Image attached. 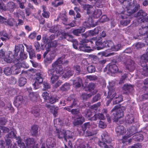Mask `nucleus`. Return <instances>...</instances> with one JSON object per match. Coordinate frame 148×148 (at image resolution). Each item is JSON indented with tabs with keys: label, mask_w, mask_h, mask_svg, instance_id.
<instances>
[{
	"label": "nucleus",
	"mask_w": 148,
	"mask_h": 148,
	"mask_svg": "<svg viewBox=\"0 0 148 148\" xmlns=\"http://www.w3.org/2000/svg\"><path fill=\"white\" fill-rule=\"evenodd\" d=\"M16 66H13L11 67H6L4 69V72L5 74L7 76H9L11 75L14 70H16Z\"/></svg>",
	"instance_id": "obj_16"
},
{
	"label": "nucleus",
	"mask_w": 148,
	"mask_h": 148,
	"mask_svg": "<svg viewBox=\"0 0 148 148\" xmlns=\"http://www.w3.org/2000/svg\"><path fill=\"white\" fill-rule=\"evenodd\" d=\"M86 132L87 134V135L88 136H91L97 133V132L96 131L95 132H90V131H86Z\"/></svg>",
	"instance_id": "obj_62"
},
{
	"label": "nucleus",
	"mask_w": 148,
	"mask_h": 148,
	"mask_svg": "<svg viewBox=\"0 0 148 148\" xmlns=\"http://www.w3.org/2000/svg\"><path fill=\"white\" fill-rule=\"evenodd\" d=\"M126 122L129 123H132L134 122V118L132 114L128 115L125 117Z\"/></svg>",
	"instance_id": "obj_29"
},
{
	"label": "nucleus",
	"mask_w": 148,
	"mask_h": 148,
	"mask_svg": "<svg viewBox=\"0 0 148 148\" xmlns=\"http://www.w3.org/2000/svg\"><path fill=\"white\" fill-rule=\"evenodd\" d=\"M147 15L146 13L143 10H140L136 16L138 18L140 19L141 21L144 22L145 21H146Z\"/></svg>",
	"instance_id": "obj_14"
},
{
	"label": "nucleus",
	"mask_w": 148,
	"mask_h": 148,
	"mask_svg": "<svg viewBox=\"0 0 148 148\" xmlns=\"http://www.w3.org/2000/svg\"><path fill=\"white\" fill-rule=\"evenodd\" d=\"M123 108H120L118 106H116L111 110L113 112L114 120L115 122H117L118 119L122 118L123 116Z\"/></svg>",
	"instance_id": "obj_6"
},
{
	"label": "nucleus",
	"mask_w": 148,
	"mask_h": 148,
	"mask_svg": "<svg viewBox=\"0 0 148 148\" xmlns=\"http://www.w3.org/2000/svg\"><path fill=\"white\" fill-rule=\"evenodd\" d=\"M71 112L73 114H77L79 112V110L77 109H73L71 110Z\"/></svg>",
	"instance_id": "obj_63"
},
{
	"label": "nucleus",
	"mask_w": 148,
	"mask_h": 148,
	"mask_svg": "<svg viewBox=\"0 0 148 148\" xmlns=\"http://www.w3.org/2000/svg\"><path fill=\"white\" fill-rule=\"evenodd\" d=\"M43 85L44 87L43 90H47L50 88V85L47 82H44Z\"/></svg>",
	"instance_id": "obj_54"
},
{
	"label": "nucleus",
	"mask_w": 148,
	"mask_h": 148,
	"mask_svg": "<svg viewBox=\"0 0 148 148\" xmlns=\"http://www.w3.org/2000/svg\"><path fill=\"white\" fill-rule=\"evenodd\" d=\"M42 95L44 99L46 100H48L50 97L49 94L47 92H44Z\"/></svg>",
	"instance_id": "obj_53"
},
{
	"label": "nucleus",
	"mask_w": 148,
	"mask_h": 148,
	"mask_svg": "<svg viewBox=\"0 0 148 148\" xmlns=\"http://www.w3.org/2000/svg\"><path fill=\"white\" fill-rule=\"evenodd\" d=\"M23 102V97L21 95L18 96L15 98L14 104L15 106L18 107L21 106Z\"/></svg>",
	"instance_id": "obj_13"
},
{
	"label": "nucleus",
	"mask_w": 148,
	"mask_h": 148,
	"mask_svg": "<svg viewBox=\"0 0 148 148\" xmlns=\"http://www.w3.org/2000/svg\"><path fill=\"white\" fill-rule=\"evenodd\" d=\"M75 70L77 71V73L78 74L80 73V67L78 66H76L74 67Z\"/></svg>",
	"instance_id": "obj_64"
},
{
	"label": "nucleus",
	"mask_w": 148,
	"mask_h": 148,
	"mask_svg": "<svg viewBox=\"0 0 148 148\" xmlns=\"http://www.w3.org/2000/svg\"><path fill=\"white\" fill-rule=\"evenodd\" d=\"M25 45L27 48V51L29 53L30 59H32L34 57H36V54L32 49V46L31 45L29 46L26 44Z\"/></svg>",
	"instance_id": "obj_15"
},
{
	"label": "nucleus",
	"mask_w": 148,
	"mask_h": 148,
	"mask_svg": "<svg viewBox=\"0 0 148 148\" xmlns=\"http://www.w3.org/2000/svg\"><path fill=\"white\" fill-rule=\"evenodd\" d=\"M129 15L127 16L128 17H126L125 18L126 19H124L125 18L124 17V16H122V18L123 19V20L121 21V24L124 26H126L128 24H129L130 22V18H129Z\"/></svg>",
	"instance_id": "obj_28"
},
{
	"label": "nucleus",
	"mask_w": 148,
	"mask_h": 148,
	"mask_svg": "<svg viewBox=\"0 0 148 148\" xmlns=\"http://www.w3.org/2000/svg\"><path fill=\"white\" fill-rule=\"evenodd\" d=\"M96 43V45L98 46L97 47L98 50H100L103 49L104 48L108 47L109 49L111 50L112 51H116L121 49L122 48V46L121 44L119 43L114 45L112 41L110 40H106L101 42V38L98 40L96 41L93 40Z\"/></svg>",
	"instance_id": "obj_3"
},
{
	"label": "nucleus",
	"mask_w": 148,
	"mask_h": 148,
	"mask_svg": "<svg viewBox=\"0 0 148 148\" xmlns=\"http://www.w3.org/2000/svg\"><path fill=\"white\" fill-rule=\"evenodd\" d=\"M20 58L21 60L26 59L27 57L26 54L22 53L20 54Z\"/></svg>",
	"instance_id": "obj_61"
},
{
	"label": "nucleus",
	"mask_w": 148,
	"mask_h": 148,
	"mask_svg": "<svg viewBox=\"0 0 148 148\" xmlns=\"http://www.w3.org/2000/svg\"><path fill=\"white\" fill-rule=\"evenodd\" d=\"M101 11L100 9L95 10L92 16L95 18L99 17L101 14Z\"/></svg>",
	"instance_id": "obj_34"
},
{
	"label": "nucleus",
	"mask_w": 148,
	"mask_h": 148,
	"mask_svg": "<svg viewBox=\"0 0 148 148\" xmlns=\"http://www.w3.org/2000/svg\"><path fill=\"white\" fill-rule=\"evenodd\" d=\"M101 95L99 94H97L92 99V101L93 102H96L99 100L101 98Z\"/></svg>",
	"instance_id": "obj_50"
},
{
	"label": "nucleus",
	"mask_w": 148,
	"mask_h": 148,
	"mask_svg": "<svg viewBox=\"0 0 148 148\" xmlns=\"http://www.w3.org/2000/svg\"><path fill=\"white\" fill-rule=\"evenodd\" d=\"M24 46L22 44H19L17 46H16L14 49L15 55H13L11 51H9L8 53L9 55L8 57L4 58V60L8 63L12 62L14 58V56H16L17 55L18 53L20 50H21V52L23 51L24 50Z\"/></svg>",
	"instance_id": "obj_5"
},
{
	"label": "nucleus",
	"mask_w": 148,
	"mask_h": 148,
	"mask_svg": "<svg viewBox=\"0 0 148 148\" xmlns=\"http://www.w3.org/2000/svg\"><path fill=\"white\" fill-rule=\"evenodd\" d=\"M117 135H123L125 133V130L124 127L121 125L118 126L115 129Z\"/></svg>",
	"instance_id": "obj_21"
},
{
	"label": "nucleus",
	"mask_w": 148,
	"mask_h": 148,
	"mask_svg": "<svg viewBox=\"0 0 148 148\" xmlns=\"http://www.w3.org/2000/svg\"><path fill=\"white\" fill-rule=\"evenodd\" d=\"M27 79L24 77H21L19 79V85L20 86H24L26 83Z\"/></svg>",
	"instance_id": "obj_35"
},
{
	"label": "nucleus",
	"mask_w": 148,
	"mask_h": 148,
	"mask_svg": "<svg viewBox=\"0 0 148 148\" xmlns=\"http://www.w3.org/2000/svg\"><path fill=\"white\" fill-rule=\"evenodd\" d=\"M84 32V29L83 28L82 29H75L73 31V33L76 36H78L79 34H80L82 32Z\"/></svg>",
	"instance_id": "obj_38"
},
{
	"label": "nucleus",
	"mask_w": 148,
	"mask_h": 148,
	"mask_svg": "<svg viewBox=\"0 0 148 148\" xmlns=\"http://www.w3.org/2000/svg\"><path fill=\"white\" fill-rule=\"evenodd\" d=\"M63 37L62 38L66 39L68 40H72V36L68 33H64L62 34Z\"/></svg>",
	"instance_id": "obj_37"
},
{
	"label": "nucleus",
	"mask_w": 148,
	"mask_h": 148,
	"mask_svg": "<svg viewBox=\"0 0 148 148\" xmlns=\"http://www.w3.org/2000/svg\"><path fill=\"white\" fill-rule=\"evenodd\" d=\"M57 135L59 139L64 138L66 141L67 138H71L72 137V133L70 131H66L64 130H57Z\"/></svg>",
	"instance_id": "obj_7"
},
{
	"label": "nucleus",
	"mask_w": 148,
	"mask_h": 148,
	"mask_svg": "<svg viewBox=\"0 0 148 148\" xmlns=\"http://www.w3.org/2000/svg\"><path fill=\"white\" fill-rule=\"evenodd\" d=\"M6 19L4 20V22L3 23L5 25H8L10 26H12L13 25V23L14 22V20L13 19L11 18L7 21Z\"/></svg>",
	"instance_id": "obj_43"
},
{
	"label": "nucleus",
	"mask_w": 148,
	"mask_h": 148,
	"mask_svg": "<svg viewBox=\"0 0 148 148\" xmlns=\"http://www.w3.org/2000/svg\"><path fill=\"white\" fill-rule=\"evenodd\" d=\"M58 99L57 97H54V96H51L49 97L48 100L50 103H53L55 102Z\"/></svg>",
	"instance_id": "obj_45"
},
{
	"label": "nucleus",
	"mask_w": 148,
	"mask_h": 148,
	"mask_svg": "<svg viewBox=\"0 0 148 148\" xmlns=\"http://www.w3.org/2000/svg\"><path fill=\"white\" fill-rule=\"evenodd\" d=\"M36 35V34L35 32H33L31 33L29 36V38L33 39L35 38Z\"/></svg>",
	"instance_id": "obj_60"
},
{
	"label": "nucleus",
	"mask_w": 148,
	"mask_h": 148,
	"mask_svg": "<svg viewBox=\"0 0 148 148\" xmlns=\"http://www.w3.org/2000/svg\"><path fill=\"white\" fill-rule=\"evenodd\" d=\"M108 18L106 15L102 16L100 19V22L101 23H104L108 20Z\"/></svg>",
	"instance_id": "obj_52"
},
{
	"label": "nucleus",
	"mask_w": 148,
	"mask_h": 148,
	"mask_svg": "<svg viewBox=\"0 0 148 148\" xmlns=\"http://www.w3.org/2000/svg\"><path fill=\"white\" fill-rule=\"evenodd\" d=\"M102 139L103 141L106 142V143H109L111 142V139L109 136L107 132H104L101 135Z\"/></svg>",
	"instance_id": "obj_19"
},
{
	"label": "nucleus",
	"mask_w": 148,
	"mask_h": 148,
	"mask_svg": "<svg viewBox=\"0 0 148 148\" xmlns=\"http://www.w3.org/2000/svg\"><path fill=\"white\" fill-rule=\"evenodd\" d=\"M7 122V120L4 118H2L0 119V125H5Z\"/></svg>",
	"instance_id": "obj_58"
},
{
	"label": "nucleus",
	"mask_w": 148,
	"mask_h": 148,
	"mask_svg": "<svg viewBox=\"0 0 148 148\" xmlns=\"http://www.w3.org/2000/svg\"><path fill=\"white\" fill-rule=\"evenodd\" d=\"M38 127L37 126L34 125L32 127V132L33 136H36L38 133Z\"/></svg>",
	"instance_id": "obj_42"
},
{
	"label": "nucleus",
	"mask_w": 148,
	"mask_h": 148,
	"mask_svg": "<svg viewBox=\"0 0 148 148\" xmlns=\"http://www.w3.org/2000/svg\"><path fill=\"white\" fill-rule=\"evenodd\" d=\"M34 142L33 138H29L26 140L25 144L26 148H30L32 146L34 145Z\"/></svg>",
	"instance_id": "obj_23"
},
{
	"label": "nucleus",
	"mask_w": 148,
	"mask_h": 148,
	"mask_svg": "<svg viewBox=\"0 0 148 148\" xmlns=\"http://www.w3.org/2000/svg\"><path fill=\"white\" fill-rule=\"evenodd\" d=\"M99 126L101 128H104L106 127V125L104 122L100 121L99 123Z\"/></svg>",
	"instance_id": "obj_55"
},
{
	"label": "nucleus",
	"mask_w": 148,
	"mask_h": 148,
	"mask_svg": "<svg viewBox=\"0 0 148 148\" xmlns=\"http://www.w3.org/2000/svg\"><path fill=\"white\" fill-rule=\"evenodd\" d=\"M0 35L1 36V39L3 41L6 40L9 38L8 35L5 32L3 31L0 32Z\"/></svg>",
	"instance_id": "obj_30"
},
{
	"label": "nucleus",
	"mask_w": 148,
	"mask_h": 148,
	"mask_svg": "<svg viewBox=\"0 0 148 148\" xmlns=\"http://www.w3.org/2000/svg\"><path fill=\"white\" fill-rule=\"evenodd\" d=\"M43 12L42 14V15L43 17L46 18H48L49 16V12L47 11H45V7L43 6Z\"/></svg>",
	"instance_id": "obj_49"
},
{
	"label": "nucleus",
	"mask_w": 148,
	"mask_h": 148,
	"mask_svg": "<svg viewBox=\"0 0 148 148\" xmlns=\"http://www.w3.org/2000/svg\"><path fill=\"white\" fill-rule=\"evenodd\" d=\"M89 42V41L87 39L83 40L81 41L80 46L79 48L80 50L87 52H89L90 51V47L87 46L86 44L87 43Z\"/></svg>",
	"instance_id": "obj_8"
},
{
	"label": "nucleus",
	"mask_w": 148,
	"mask_h": 148,
	"mask_svg": "<svg viewBox=\"0 0 148 148\" xmlns=\"http://www.w3.org/2000/svg\"><path fill=\"white\" fill-rule=\"evenodd\" d=\"M70 88L69 84L66 83L64 84L61 87V89L63 91H66L68 90Z\"/></svg>",
	"instance_id": "obj_44"
},
{
	"label": "nucleus",
	"mask_w": 148,
	"mask_h": 148,
	"mask_svg": "<svg viewBox=\"0 0 148 148\" xmlns=\"http://www.w3.org/2000/svg\"><path fill=\"white\" fill-rule=\"evenodd\" d=\"M56 143V140L53 138H50L47 139V148H53ZM41 148H45V145H42Z\"/></svg>",
	"instance_id": "obj_11"
},
{
	"label": "nucleus",
	"mask_w": 148,
	"mask_h": 148,
	"mask_svg": "<svg viewBox=\"0 0 148 148\" xmlns=\"http://www.w3.org/2000/svg\"><path fill=\"white\" fill-rule=\"evenodd\" d=\"M99 54L101 55L102 56L108 57L112 56L114 54V53L112 52L109 54L107 53L106 52L103 51L99 53Z\"/></svg>",
	"instance_id": "obj_48"
},
{
	"label": "nucleus",
	"mask_w": 148,
	"mask_h": 148,
	"mask_svg": "<svg viewBox=\"0 0 148 148\" xmlns=\"http://www.w3.org/2000/svg\"><path fill=\"white\" fill-rule=\"evenodd\" d=\"M95 85L93 83H90L88 86V90L90 91H92L95 88Z\"/></svg>",
	"instance_id": "obj_51"
},
{
	"label": "nucleus",
	"mask_w": 148,
	"mask_h": 148,
	"mask_svg": "<svg viewBox=\"0 0 148 148\" xmlns=\"http://www.w3.org/2000/svg\"><path fill=\"white\" fill-rule=\"evenodd\" d=\"M126 68L130 71H134L135 69V63L131 59L127 60L125 62Z\"/></svg>",
	"instance_id": "obj_9"
},
{
	"label": "nucleus",
	"mask_w": 148,
	"mask_h": 148,
	"mask_svg": "<svg viewBox=\"0 0 148 148\" xmlns=\"http://www.w3.org/2000/svg\"><path fill=\"white\" fill-rule=\"evenodd\" d=\"M84 121V119L81 115H79L77 117V119L74 122L75 125H80Z\"/></svg>",
	"instance_id": "obj_20"
},
{
	"label": "nucleus",
	"mask_w": 148,
	"mask_h": 148,
	"mask_svg": "<svg viewBox=\"0 0 148 148\" xmlns=\"http://www.w3.org/2000/svg\"><path fill=\"white\" fill-rule=\"evenodd\" d=\"M93 94V93H92L88 94L84 93L82 95L81 97L84 100L86 99H87L91 97Z\"/></svg>",
	"instance_id": "obj_46"
},
{
	"label": "nucleus",
	"mask_w": 148,
	"mask_h": 148,
	"mask_svg": "<svg viewBox=\"0 0 148 148\" xmlns=\"http://www.w3.org/2000/svg\"><path fill=\"white\" fill-rule=\"evenodd\" d=\"M46 107L47 108L51 110H54L53 114L54 117H56L58 114V112L57 110L56 109L54 106H51L50 105H47Z\"/></svg>",
	"instance_id": "obj_33"
},
{
	"label": "nucleus",
	"mask_w": 148,
	"mask_h": 148,
	"mask_svg": "<svg viewBox=\"0 0 148 148\" xmlns=\"http://www.w3.org/2000/svg\"><path fill=\"white\" fill-rule=\"evenodd\" d=\"M105 118V116L104 115L101 113L96 114L91 118L92 120H96L97 119H98L100 120H103Z\"/></svg>",
	"instance_id": "obj_25"
},
{
	"label": "nucleus",
	"mask_w": 148,
	"mask_h": 148,
	"mask_svg": "<svg viewBox=\"0 0 148 148\" xmlns=\"http://www.w3.org/2000/svg\"><path fill=\"white\" fill-rule=\"evenodd\" d=\"M16 132L15 130L11 131L6 136L8 138H15L16 137Z\"/></svg>",
	"instance_id": "obj_40"
},
{
	"label": "nucleus",
	"mask_w": 148,
	"mask_h": 148,
	"mask_svg": "<svg viewBox=\"0 0 148 148\" xmlns=\"http://www.w3.org/2000/svg\"><path fill=\"white\" fill-rule=\"evenodd\" d=\"M65 74L63 76L65 78H68L71 76L73 73V72L72 71L70 68H69L67 70L64 71Z\"/></svg>",
	"instance_id": "obj_24"
},
{
	"label": "nucleus",
	"mask_w": 148,
	"mask_h": 148,
	"mask_svg": "<svg viewBox=\"0 0 148 148\" xmlns=\"http://www.w3.org/2000/svg\"><path fill=\"white\" fill-rule=\"evenodd\" d=\"M16 140L19 147H22V148H26L24 143H23L22 142L21 138L20 137H18L16 138ZM30 148H38V147L37 145H34L32 146Z\"/></svg>",
	"instance_id": "obj_22"
},
{
	"label": "nucleus",
	"mask_w": 148,
	"mask_h": 148,
	"mask_svg": "<svg viewBox=\"0 0 148 148\" xmlns=\"http://www.w3.org/2000/svg\"><path fill=\"white\" fill-rule=\"evenodd\" d=\"M82 79L80 78H77L73 82L74 86L76 88H79L81 84L82 83Z\"/></svg>",
	"instance_id": "obj_27"
},
{
	"label": "nucleus",
	"mask_w": 148,
	"mask_h": 148,
	"mask_svg": "<svg viewBox=\"0 0 148 148\" xmlns=\"http://www.w3.org/2000/svg\"><path fill=\"white\" fill-rule=\"evenodd\" d=\"M32 113L34 116L36 117H38L40 114V110L38 108H33L32 110Z\"/></svg>",
	"instance_id": "obj_36"
},
{
	"label": "nucleus",
	"mask_w": 148,
	"mask_h": 148,
	"mask_svg": "<svg viewBox=\"0 0 148 148\" xmlns=\"http://www.w3.org/2000/svg\"><path fill=\"white\" fill-rule=\"evenodd\" d=\"M107 68L109 72L113 73H117L118 70L117 66L115 64H111L107 66Z\"/></svg>",
	"instance_id": "obj_17"
},
{
	"label": "nucleus",
	"mask_w": 148,
	"mask_h": 148,
	"mask_svg": "<svg viewBox=\"0 0 148 148\" xmlns=\"http://www.w3.org/2000/svg\"><path fill=\"white\" fill-rule=\"evenodd\" d=\"M87 78L90 80H95L97 79V77L96 76H88Z\"/></svg>",
	"instance_id": "obj_59"
},
{
	"label": "nucleus",
	"mask_w": 148,
	"mask_h": 148,
	"mask_svg": "<svg viewBox=\"0 0 148 148\" xmlns=\"http://www.w3.org/2000/svg\"><path fill=\"white\" fill-rule=\"evenodd\" d=\"M123 89L126 91L132 88V86L130 85L125 84L123 87Z\"/></svg>",
	"instance_id": "obj_56"
},
{
	"label": "nucleus",
	"mask_w": 148,
	"mask_h": 148,
	"mask_svg": "<svg viewBox=\"0 0 148 148\" xmlns=\"http://www.w3.org/2000/svg\"><path fill=\"white\" fill-rule=\"evenodd\" d=\"M140 63L143 68L140 70V74L139 73V78H143L144 76H148V51L141 56Z\"/></svg>",
	"instance_id": "obj_4"
},
{
	"label": "nucleus",
	"mask_w": 148,
	"mask_h": 148,
	"mask_svg": "<svg viewBox=\"0 0 148 148\" xmlns=\"http://www.w3.org/2000/svg\"><path fill=\"white\" fill-rule=\"evenodd\" d=\"M55 57L53 51H51L50 52L49 55L47 56V60L49 63L51 62L52 60Z\"/></svg>",
	"instance_id": "obj_31"
},
{
	"label": "nucleus",
	"mask_w": 148,
	"mask_h": 148,
	"mask_svg": "<svg viewBox=\"0 0 148 148\" xmlns=\"http://www.w3.org/2000/svg\"><path fill=\"white\" fill-rule=\"evenodd\" d=\"M68 61L64 59L63 58H59L57 61L52 64V68L49 69L48 71L49 75L52 76L51 77V82L52 84L55 83L54 86L57 88L62 83V82L60 80L56 82L58 79L60 75L63 74L64 71L62 68L61 64H68Z\"/></svg>",
	"instance_id": "obj_1"
},
{
	"label": "nucleus",
	"mask_w": 148,
	"mask_h": 148,
	"mask_svg": "<svg viewBox=\"0 0 148 148\" xmlns=\"http://www.w3.org/2000/svg\"><path fill=\"white\" fill-rule=\"evenodd\" d=\"M38 96L39 95L37 92H31L29 94V97L31 100L34 101L37 98Z\"/></svg>",
	"instance_id": "obj_32"
},
{
	"label": "nucleus",
	"mask_w": 148,
	"mask_h": 148,
	"mask_svg": "<svg viewBox=\"0 0 148 148\" xmlns=\"http://www.w3.org/2000/svg\"><path fill=\"white\" fill-rule=\"evenodd\" d=\"M121 3H123L124 4L125 6L124 8H125L127 9V12L130 14H132L135 12V10H132V7L130 3L126 0H119Z\"/></svg>",
	"instance_id": "obj_10"
},
{
	"label": "nucleus",
	"mask_w": 148,
	"mask_h": 148,
	"mask_svg": "<svg viewBox=\"0 0 148 148\" xmlns=\"http://www.w3.org/2000/svg\"><path fill=\"white\" fill-rule=\"evenodd\" d=\"M87 70L89 73H92L95 71V68L94 66L90 65L87 67Z\"/></svg>",
	"instance_id": "obj_47"
},
{
	"label": "nucleus",
	"mask_w": 148,
	"mask_h": 148,
	"mask_svg": "<svg viewBox=\"0 0 148 148\" xmlns=\"http://www.w3.org/2000/svg\"><path fill=\"white\" fill-rule=\"evenodd\" d=\"M100 105V103L99 102L97 103L96 104H95L92 106H90V108H91L96 110L97 109L98 107Z\"/></svg>",
	"instance_id": "obj_57"
},
{
	"label": "nucleus",
	"mask_w": 148,
	"mask_h": 148,
	"mask_svg": "<svg viewBox=\"0 0 148 148\" xmlns=\"http://www.w3.org/2000/svg\"><path fill=\"white\" fill-rule=\"evenodd\" d=\"M71 100L73 101V103L71 105L68 107H65L64 108V109L67 110L69 112H71V109L73 108L76 105V101L75 100V99H71L70 98L68 97L67 99V101H71Z\"/></svg>",
	"instance_id": "obj_26"
},
{
	"label": "nucleus",
	"mask_w": 148,
	"mask_h": 148,
	"mask_svg": "<svg viewBox=\"0 0 148 148\" xmlns=\"http://www.w3.org/2000/svg\"><path fill=\"white\" fill-rule=\"evenodd\" d=\"M43 79L40 75H37L35 80V82L33 84L34 88L37 89L39 87V85L41 84L43 82Z\"/></svg>",
	"instance_id": "obj_12"
},
{
	"label": "nucleus",
	"mask_w": 148,
	"mask_h": 148,
	"mask_svg": "<svg viewBox=\"0 0 148 148\" xmlns=\"http://www.w3.org/2000/svg\"><path fill=\"white\" fill-rule=\"evenodd\" d=\"M59 0H55L54 2L52 3V5L55 7L58 6L59 5H61L63 4V2L62 1L59 2L58 1Z\"/></svg>",
	"instance_id": "obj_41"
},
{
	"label": "nucleus",
	"mask_w": 148,
	"mask_h": 148,
	"mask_svg": "<svg viewBox=\"0 0 148 148\" xmlns=\"http://www.w3.org/2000/svg\"><path fill=\"white\" fill-rule=\"evenodd\" d=\"M139 32L140 36H145L148 34V27H141L139 30Z\"/></svg>",
	"instance_id": "obj_18"
},
{
	"label": "nucleus",
	"mask_w": 148,
	"mask_h": 148,
	"mask_svg": "<svg viewBox=\"0 0 148 148\" xmlns=\"http://www.w3.org/2000/svg\"><path fill=\"white\" fill-rule=\"evenodd\" d=\"M112 84V83L110 82L109 83V86H108L109 91L106 99L107 106L109 104L112 100H113L114 104L119 103L123 101V98L122 95L116 94L115 91V88Z\"/></svg>",
	"instance_id": "obj_2"
},
{
	"label": "nucleus",
	"mask_w": 148,
	"mask_h": 148,
	"mask_svg": "<svg viewBox=\"0 0 148 148\" xmlns=\"http://www.w3.org/2000/svg\"><path fill=\"white\" fill-rule=\"evenodd\" d=\"M92 127V126L89 123H85L84 125L82 126V130L84 131L87 128L90 129Z\"/></svg>",
	"instance_id": "obj_39"
}]
</instances>
